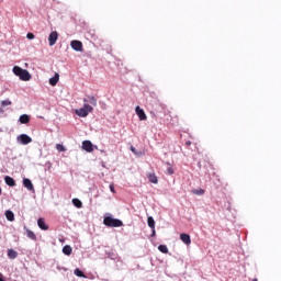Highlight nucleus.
<instances>
[{
	"mask_svg": "<svg viewBox=\"0 0 281 281\" xmlns=\"http://www.w3.org/2000/svg\"><path fill=\"white\" fill-rule=\"evenodd\" d=\"M4 216L7 221H10L11 223L14 221V213L12 211H5Z\"/></svg>",
	"mask_w": 281,
	"mask_h": 281,
	"instance_id": "obj_19",
	"label": "nucleus"
},
{
	"mask_svg": "<svg viewBox=\"0 0 281 281\" xmlns=\"http://www.w3.org/2000/svg\"><path fill=\"white\" fill-rule=\"evenodd\" d=\"M151 236H155V228L153 229V234H151Z\"/></svg>",
	"mask_w": 281,
	"mask_h": 281,
	"instance_id": "obj_34",
	"label": "nucleus"
},
{
	"mask_svg": "<svg viewBox=\"0 0 281 281\" xmlns=\"http://www.w3.org/2000/svg\"><path fill=\"white\" fill-rule=\"evenodd\" d=\"M93 112V106H91L89 103H85L81 109H78L75 111L76 115L79 117H87L90 113Z\"/></svg>",
	"mask_w": 281,
	"mask_h": 281,
	"instance_id": "obj_3",
	"label": "nucleus"
},
{
	"mask_svg": "<svg viewBox=\"0 0 281 281\" xmlns=\"http://www.w3.org/2000/svg\"><path fill=\"white\" fill-rule=\"evenodd\" d=\"M74 251V248H71V246L66 245L63 247V254H65V256H71V252Z\"/></svg>",
	"mask_w": 281,
	"mask_h": 281,
	"instance_id": "obj_17",
	"label": "nucleus"
},
{
	"mask_svg": "<svg viewBox=\"0 0 281 281\" xmlns=\"http://www.w3.org/2000/svg\"><path fill=\"white\" fill-rule=\"evenodd\" d=\"M82 149L86 150V153H93V143H91V140H83Z\"/></svg>",
	"mask_w": 281,
	"mask_h": 281,
	"instance_id": "obj_7",
	"label": "nucleus"
},
{
	"mask_svg": "<svg viewBox=\"0 0 281 281\" xmlns=\"http://www.w3.org/2000/svg\"><path fill=\"white\" fill-rule=\"evenodd\" d=\"M60 80V75L56 72L53 78L49 79V86L50 87H56L58 85V81Z\"/></svg>",
	"mask_w": 281,
	"mask_h": 281,
	"instance_id": "obj_9",
	"label": "nucleus"
},
{
	"mask_svg": "<svg viewBox=\"0 0 281 281\" xmlns=\"http://www.w3.org/2000/svg\"><path fill=\"white\" fill-rule=\"evenodd\" d=\"M4 182L7 183V186H10L11 188H14V186H16V181H14L13 178L10 176H5Z\"/></svg>",
	"mask_w": 281,
	"mask_h": 281,
	"instance_id": "obj_14",
	"label": "nucleus"
},
{
	"mask_svg": "<svg viewBox=\"0 0 281 281\" xmlns=\"http://www.w3.org/2000/svg\"><path fill=\"white\" fill-rule=\"evenodd\" d=\"M0 113H3V110H2V109H0Z\"/></svg>",
	"mask_w": 281,
	"mask_h": 281,
	"instance_id": "obj_35",
	"label": "nucleus"
},
{
	"mask_svg": "<svg viewBox=\"0 0 281 281\" xmlns=\"http://www.w3.org/2000/svg\"><path fill=\"white\" fill-rule=\"evenodd\" d=\"M20 122H21V124H30V115H27V114H22V115L20 116Z\"/></svg>",
	"mask_w": 281,
	"mask_h": 281,
	"instance_id": "obj_18",
	"label": "nucleus"
},
{
	"mask_svg": "<svg viewBox=\"0 0 281 281\" xmlns=\"http://www.w3.org/2000/svg\"><path fill=\"white\" fill-rule=\"evenodd\" d=\"M252 281H258V279H254Z\"/></svg>",
	"mask_w": 281,
	"mask_h": 281,
	"instance_id": "obj_36",
	"label": "nucleus"
},
{
	"mask_svg": "<svg viewBox=\"0 0 281 281\" xmlns=\"http://www.w3.org/2000/svg\"><path fill=\"white\" fill-rule=\"evenodd\" d=\"M148 180L150 183H158L159 180L157 179V176L155 173H149L148 175Z\"/></svg>",
	"mask_w": 281,
	"mask_h": 281,
	"instance_id": "obj_22",
	"label": "nucleus"
},
{
	"mask_svg": "<svg viewBox=\"0 0 281 281\" xmlns=\"http://www.w3.org/2000/svg\"><path fill=\"white\" fill-rule=\"evenodd\" d=\"M56 41H58V32L53 31L48 36L49 46L54 47V45H56Z\"/></svg>",
	"mask_w": 281,
	"mask_h": 281,
	"instance_id": "obj_4",
	"label": "nucleus"
},
{
	"mask_svg": "<svg viewBox=\"0 0 281 281\" xmlns=\"http://www.w3.org/2000/svg\"><path fill=\"white\" fill-rule=\"evenodd\" d=\"M70 46L75 52H82V42L78 40L71 41Z\"/></svg>",
	"mask_w": 281,
	"mask_h": 281,
	"instance_id": "obj_6",
	"label": "nucleus"
},
{
	"mask_svg": "<svg viewBox=\"0 0 281 281\" xmlns=\"http://www.w3.org/2000/svg\"><path fill=\"white\" fill-rule=\"evenodd\" d=\"M158 250H159L161 254H168V246H166V245H159V246H158Z\"/></svg>",
	"mask_w": 281,
	"mask_h": 281,
	"instance_id": "obj_24",
	"label": "nucleus"
},
{
	"mask_svg": "<svg viewBox=\"0 0 281 281\" xmlns=\"http://www.w3.org/2000/svg\"><path fill=\"white\" fill-rule=\"evenodd\" d=\"M23 186L24 188H26V190H34V184L32 183V180L27 179V178H24L23 179Z\"/></svg>",
	"mask_w": 281,
	"mask_h": 281,
	"instance_id": "obj_11",
	"label": "nucleus"
},
{
	"mask_svg": "<svg viewBox=\"0 0 281 281\" xmlns=\"http://www.w3.org/2000/svg\"><path fill=\"white\" fill-rule=\"evenodd\" d=\"M192 192H193V194H198V195L205 194V190H203V189H194Z\"/></svg>",
	"mask_w": 281,
	"mask_h": 281,
	"instance_id": "obj_27",
	"label": "nucleus"
},
{
	"mask_svg": "<svg viewBox=\"0 0 281 281\" xmlns=\"http://www.w3.org/2000/svg\"><path fill=\"white\" fill-rule=\"evenodd\" d=\"M110 191L113 192V194H115V186L114 184H110Z\"/></svg>",
	"mask_w": 281,
	"mask_h": 281,
	"instance_id": "obj_30",
	"label": "nucleus"
},
{
	"mask_svg": "<svg viewBox=\"0 0 281 281\" xmlns=\"http://www.w3.org/2000/svg\"><path fill=\"white\" fill-rule=\"evenodd\" d=\"M83 102H90L92 106H98V99L95 97L88 95V99H83Z\"/></svg>",
	"mask_w": 281,
	"mask_h": 281,
	"instance_id": "obj_13",
	"label": "nucleus"
},
{
	"mask_svg": "<svg viewBox=\"0 0 281 281\" xmlns=\"http://www.w3.org/2000/svg\"><path fill=\"white\" fill-rule=\"evenodd\" d=\"M131 150H132V153H135V147L132 146V147H131Z\"/></svg>",
	"mask_w": 281,
	"mask_h": 281,
	"instance_id": "obj_32",
	"label": "nucleus"
},
{
	"mask_svg": "<svg viewBox=\"0 0 281 281\" xmlns=\"http://www.w3.org/2000/svg\"><path fill=\"white\" fill-rule=\"evenodd\" d=\"M11 104H12V101H10V100L1 101V106H10Z\"/></svg>",
	"mask_w": 281,
	"mask_h": 281,
	"instance_id": "obj_28",
	"label": "nucleus"
},
{
	"mask_svg": "<svg viewBox=\"0 0 281 281\" xmlns=\"http://www.w3.org/2000/svg\"><path fill=\"white\" fill-rule=\"evenodd\" d=\"M147 225L150 229H155V218H153V216L147 217Z\"/></svg>",
	"mask_w": 281,
	"mask_h": 281,
	"instance_id": "obj_21",
	"label": "nucleus"
},
{
	"mask_svg": "<svg viewBox=\"0 0 281 281\" xmlns=\"http://www.w3.org/2000/svg\"><path fill=\"white\" fill-rule=\"evenodd\" d=\"M186 146H192V142L187 140V142H186Z\"/></svg>",
	"mask_w": 281,
	"mask_h": 281,
	"instance_id": "obj_31",
	"label": "nucleus"
},
{
	"mask_svg": "<svg viewBox=\"0 0 281 281\" xmlns=\"http://www.w3.org/2000/svg\"><path fill=\"white\" fill-rule=\"evenodd\" d=\"M56 150H58V153H65L67 150V148H65L63 146V144H57L56 145Z\"/></svg>",
	"mask_w": 281,
	"mask_h": 281,
	"instance_id": "obj_25",
	"label": "nucleus"
},
{
	"mask_svg": "<svg viewBox=\"0 0 281 281\" xmlns=\"http://www.w3.org/2000/svg\"><path fill=\"white\" fill-rule=\"evenodd\" d=\"M24 229L26 232L27 238L31 240H36V234H34V232H32L30 228H26V226H24Z\"/></svg>",
	"mask_w": 281,
	"mask_h": 281,
	"instance_id": "obj_15",
	"label": "nucleus"
},
{
	"mask_svg": "<svg viewBox=\"0 0 281 281\" xmlns=\"http://www.w3.org/2000/svg\"><path fill=\"white\" fill-rule=\"evenodd\" d=\"M0 281H5V280L3 279V277H1V274H0Z\"/></svg>",
	"mask_w": 281,
	"mask_h": 281,
	"instance_id": "obj_33",
	"label": "nucleus"
},
{
	"mask_svg": "<svg viewBox=\"0 0 281 281\" xmlns=\"http://www.w3.org/2000/svg\"><path fill=\"white\" fill-rule=\"evenodd\" d=\"M180 240H182V243H184V245L192 244V239L190 238V235L186 234V233L180 234Z\"/></svg>",
	"mask_w": 281,
	"mask_h": 281,
	"instance_id": "obj_8",
	"label": "nucleus"
},
{
	"mask_svg": "<svg viewBox=\"0 0 281 281\" xmlns=\"http://www.w3.org/2000/svg\"><path fill=\"white\" fill-rule=\"evenodd\" d=\"M37 225L40 229H43L44 232H47V229H49V226L45 224V220L43 217L37 220Z\"/></svg>",
	"mask_w": 281,
	"mask_h": 281,
	"instance_id": "obj_10",
	"label": "nucleus"
},
{
	"mask_svg": "<svg viewBox=\"0 0 281 281\" xmlns=\"http://www.w3.org/2000/svg\"><path fill=\"white\" fill-rule=\"evenodd\" d=\"M166 165L169 166L167 168V173L175 175V169L172 168V165H170V162H166Z\"/></svg>",
	"mask_w": 281,
	"mask_h": 281,
	"instance_id": "obj_26",
	"label": "nucleus"
},
{
	"mask_svg": "<svg viewBox=\"0 0 281 281\" xmlns=\"http://www.w3.org/2000/svg\"><path fill=\"white\" fill-rule=\"evenodd\" d=\"M103 224L106 227H122V225H124V223L122 222V220H117V218H113L111 216H106L103 218Z\"/></svg>",
	"mask_w": 281,
	"mask_h": 281,
	"instance_id": "obj_2",
	"label": "nucleus"
},
{
	"mask_svg": "<svg viewBox=\"0 0 281 281\" xmlns=\"http://www.w3.org/2000/svg\"><path fill=\"white\" fill-rule=\"evenodd\" d=\"M136 114L140 121L147 120L146 112H144L139 106H136Z\"/></svg>",
	"mask_w": 281,
	"mask_h": 281,
	"instance_id": "obj_12",
	"label": "nucleus"
},
{
	"mask_svg": "<svg viewBox=\"0 0 281 281\" xmlns=\"http://www.w3.org/2000/svg\"><path fill=\"white\" fill-rule=\"evenodd\" d=\"M26 38H29V41L34 40V33H27Z\"/></svg>",
	"mask_w": 281,
	"mask_h": 281,
	"instance_id": "obj_29",
	"label": "nucleus"
},
{
	"mask_svg": "<svg viewBox=\"0 0 281 281\" xmlns=\"http://www.w3.org/2000/svg\"><path fill=\"white\" fill-rule=\"evenodd\" d=\"M72 205H75V207H78V210H80V207H82V201H80V199L75 198L72 199Z\"/></svg>",
	"mask_w": 281,
	"mask_h": 281,
	"instance_id": "obj_20",
	"label": "nucleus"
},
{
	"mask_svg": "<svg viewBox=\"0 0 281 281\" xmlns=\"http://www.w3.org/2000/svg\"><path fill=\"white\" fill-rule=\"evenodd\" d=\"M18 257H19V252H16V250H14V249L8 250V258H10L11 260H14Z\"/></svg>",
	"mask_w": 281,
	"mask_h": 281,
	"instance_id": "obj_16",
	"label": "nucleus"
},
{
	"mask_svg": "<svg viewBox=\"0 0 281 281\" xmlns=\"http://www.w3.org/2000/svg\"><path fill=\"white\" fill-rule=\"evenodd\" d=\"M75 276H77V278H87V276H85V272H82V270H80L79 268L75 269Z\"/></svg>",
	"mask_w": 281,
	"mask_h": 281,
	"instance_id": "obj_23",
	"label": "nucleus"
},
{
	"mask_svg": "<svg viewBox=\"0 0 281 281\" xmlns=\"http://www.w3.org/2000/svg\"><path fill=\"white\" fill-rule=\"evenodd\" d=\"M18 140L23 144L24 146H27V144H32V137H30L26 134H22L18 137Z\"/></svg>",
	"mask_w": 281,
	"mask_h": 281,
	"instance_id": "obj_5",
	"label": "nucleus"
},
{
	"mask_svg": "<svg viewBox=\"0 0 281 281\" xmlns=\"http://www.w3.org/2000/svg\"><path fill=\"white\" fill-rule=\"evenodd\" d=\"M1 192H2V190H1V188H0V194H1Z\"/></svg>",
	"mask_w": 281,
	"mask_h": 281,
	"instance_id": "obj_37",
	"label": "nucleus"
},
{
	"mask_svg": "<svg viewBox=\"0 0 281 281\" xmlns=\"http://www.w3.org/2000/svg\"><path fill=\"white\" fill-rule=\"evenodd\" d=\"M13 74L20 78V80H23L24 82H27L32 80V75H30V71L19 67H13Z\"/></svg>",
	"mask_w": 281,
	"mask_h": 281,
	"instance_id": "obj_1",
	"label": "nucleus"
}]
</instances>
